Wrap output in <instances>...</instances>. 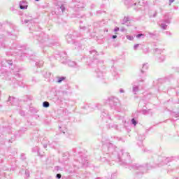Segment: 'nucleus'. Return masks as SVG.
I'll list each match as a JSON object with an SVG mask.
<instances>
[{
	"label": "nucleus",
	"mask_w": 179,
	"mask_h": 179,
	"mask_svg": "<svg viewBox=\"0 0 179 179\" xmlns=\"http://www.w3.org/2000/svg\"><path fill=\"white\" fill-rule=\"evenodd\" d=\"M43 107H45V108L50 107V103L45 101V102H43Z\"/></svg>",
	"instance_id": "1"
},
{
	"label": "nucleus",
	"mask_w": 179,
	"mask_h": 179,
	"mask_svg": "<svg viewBox=\"0 0 179 179\" xmlns=\"http://www.w3.org/2000/svg\"><path fill=\"white\" fill-rule=\"evenodd\" d=\"M62 80H65V77H62L60 78H59L58 80V83H61V82H62Z\"/></svg>",
	"instance_id": "2"
},
{
	"label": "nucleus",
	"mask_w": 179,
	"mask_h": 179,
	"mask_svg": "<svg viewBox=\"0 0 179 179\" xmlns=\"http://www.w3.org/2000/svg\"><path fill=\"white\" fill-rule=\"evenodd\" d=\"M114 31L115 32V34H118V33H117V31H120V28L119 27H115L114 29Z\"/></svg>",
	"instance_id": "3"
},
{
	"label": "nucleus",
	"mask_w": 179,
	"mask_h": 179,
	"mask_svg": "<svg viewBox=\"0 0 179 179\" xmlns=\"http://www.w3.org/2000/svg\"><path fill=\"white\" fill-rule=\"evenodd\" d=\"M131 122L133 125H136V120H135L134 119L131 120Z\"/></svg>",
	"instance_id": "4"
},
{
	"label": "nucleus",
	"mask_w": 179,
	"mask_h": 179,
	"mask_svg": "<svg viewBox=\"0 0 179 179\" xmlns=\"http://www.w3.org/2000/svg\"><path fill=\"white\" fill-rule=\"evenodd\" d=\"M127 38L128 40H134V37L129 36H127Z\"/></svg>",
	"instance_id": "5"
},
{
	"label": "nucleus",
	"mask_w": 179,
	"mask_h": 179,
	"mask_svg": "<svg viewBox=\"0 0 179 179\" xmlns=\"http://www.w3.org/2000/svg\"><path fill=\"white\" fill-rule=\"evenodd\" d=\"M142 36H143V34H138V35H137V37H138V38H139V37H142Z\"/></svg>",
	"instance_id": "6"
},
{
	"label": "nucleus",
	"mask_w": 179,
	"mask_h": 179,
	"mask_svg": "<svg viewBox=\"0 0 179 179\" xmlns=\"http://www.w3.org/2000/svg\"><path fill=\"white\" fill-rule=\"evenodd\" d=\"M57 178H61L62 176H61V174L58 173V174L57 175Z\"/></svg>",
	"instance_id": "7"
},
{
	"label": "nucleus",
	"mask_w": 179,
	"mask_h": 179,
	"mask_svg": "<svg viewBox=\"0 0 179 179\" xmlns=\"http://www.w3.org/2000/svg\"><path fill=\"white\" fill-rule=\"evenodd\" d=\"M112 38H117V35H113V36H112Z\"/></svg>",
	"instance_id": "8"
},
{
	"label": "nucleus",
	"mask_w": 179,
	"mask_h": 179,
	"mask_svg": "<svg viewBox=\"0 0 179 179\" xmlns=\"http://www.w3.org/2000/svg\"><path fill=\"white\" fill-rule=\"evenodd\" d=\"M20 9H24V7L23 6H20Z\"/></svg>",
	"instance_id": "9"
},
{
	"label": "nucleus",
	"mask_w": 179,
	"mask_h": 179,
	"mask_svg": "<svg viewBox=\"0 0 179 179\" xmlns=\"http://www.w3.org/2000/svg\"><path fill=\"white\" fill-rule=\"evenodd\" d=\"M171 2H174V0H171Z\"/></svg>",
	"instance_id": "10"
},
{
	"label": "nucleus",
	"mask_w": 179,
	"mask_h": 179,
	"mask_svg": "<svg viewBox=\"0 0 179 179\" xmlns=\"http://www.w3.org/2000/svg\"><path fill=\"white\" fill-rule=\"evenodd\" d=\"M36 1H38V0H36Z\"/></svg>",
	"instance_id": "11"
}]
</instances>
